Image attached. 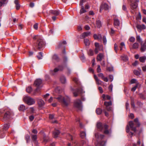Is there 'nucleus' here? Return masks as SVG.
Here are the masks:
<instances>
[{
    "label": "nucleus",
    "mask_w": 146,
    "mask_h": 146,
    "mask_svg": "<svg viewBox=\"0 0 146 146\" xmlns=\"http://www.w3.org/2000/svg\"><path fill=\"white\" fill-rule=\"evenodd\" d=\"M125 44H124V42H121L120 43V46H119V47H120V50H122V49L123 48V47H125Z\"/></svg>",
    "instance_id": "obj_41"
},
{
    "label": "nucleus",
    "mask_w": 146,
    "mask_h": 146,
    "mask_svg": "<svg viewBox=\"0 0 146 146\" xmlns=\"http://www.w3.org/2000/svg\"><path fill=\"white\" fill-rule=\"evenodd\" d=\"M53 59L55 60H57L58 57L56 55H54L53 56Z\"/></svg>",
    "instance_id": "obj_56"
},
{
    "label": "nucleus",
    "mask_w": 146,
    "mask_h": 146,
    "mask_svg": "<svg viewBox=\"0 0 146 146\" xmlns=\"http://www.w3.org/2000/svg\"><path fill=\"white\" fill-rule=\"evenodd\" d=\"M146 60V56H143L139 58L140 61L142 62H144Z\"/></svg>",
    "instance_id": "obj_26"
},
{
    "label": "nucleus",
    "mask_w": 146,
    "mask_h": 146,
    "mask_svg": "<svg viewBox=\"0 0 146 146\" xmlns=\"http://www.w3.org/2000/svg\"><path fill=\"white\" fill-rule=\"evenodd\" d=\"M138 44L137 43H135L133 44L132 47L133 48L136 49L138 48Z\"/></svg>",
    "instance_id": "obj_40"
},
{
    "label": "nucleus",
    "mask_w": 146,
    "mask_h": 146,
    "mask_svg": "<svg viewBox=\"0 0 146 146\" xmlns=\"http://www.w3.org/2000/svg\"><path fill=\"white\" fill-rule=\"evenodd\" d=\"M114 48L115 50L117 52V45L116 43L114 44Z\"/></svg>",
    "instance_id": "obj_52"
},
{
    "label": "nucleus",
    "mask_w": 146,
    "mask_h": 146,
    "mask_svg": "<svg viewBox=\"0 0 146 146\" xmlns=\"http://www.w3.org/2000/svg\"><path fill=\"white\" fill-rule=\"evenodd\" d=\"M96 81L97 84L99 85L101 84L102 82V81L98 79L96 80Z\"/></svg>",
    "instance_id": "obj_51"
},
{
    "label": "nucleus",
    "mask_w": 146,
    "mask_h": 146,
    "mask_svg": "<svg viewBox=\"0 0 146 146\" xmlns=\"http://www.w3.org/2000/svg\"><path fill=\"white\" fill-rule=\"evenodd\" d=\"M97 128L100 131L103 130L104 129V125H103L102 123L100 122H98L96 125Z\"/></svg>",
    "instance_id": "obj_12"
},
{
    "label": "nucleus",
    "mask_w": 146,
    "mask_h": 146,
    "mask_svg": "<svg viewBox=\"0 0 146 146\" xmlns=\"http://www.w3.org/2000/svg\"><path fill=\"white\" fill-rule=\"evenodd\" d=\"M44 45V43L42 38H39L38 40L36 45V47L40 49L42 48Z\"/></svg>",
    "instance_id": "obj_4"
},
{
    "label": "nucleus",
    "mask_w": 146,
    "mask_h": 146,
    "mask_svg": "<svg viewBox=\"0 0 146 146\" xmlns=\"http://www.w3.org/2000/svg\"><path fill=\"white\" fill-rule=\"evenodd\" d=\"M134 121L135 123V125H136L137 127H139L140 125V123L138 121V118L135 119Z\"/></svg>",
    "instance_id": "obj_36"
},
{
    "label": "nucleus",
    "mask_w": 146,
    "mask_h": 146,
    "mask_svg": "<svg viewBox=\"0 0 146 146\" xmlns=\"http://www.w3.org/2000/svg\"><path fill=\"white\" fill-rule=\"evenodd\" d=\"M93 37L95 39H100L102 38V36L101 34H98L97 35L96 34H94L93 35Z\"/></svg>",
    "instance_id": "obj_22"
},
{
    "label": "nucleus",
    "mask_w": 146,
    "mask_h": 146,
    "mask_svg": "<svg viewBox=\"0 0 146 146\" xmlns=\"http://www.w3.org/2000/svg\"><path fill=\"white\" fill-rule=\"evenodd\" d=\"M106 141H103L100 143V145L101 146H105L106 144Z\"/></svg>",
    "instance_id": "obj_47"
},
{
    "label": "nucleus",
    "mask_w": 146,
    "mask_h": 146,
    "mask_svg": "<svg viewBox=\"0 0 146 146\" xmlns=\"http://www.w3.org/2000/svg\"><path fill=\"white\" fill-rule=\"evenodd\" d=\"M32 89L31 87L29 86L27 87L26 88L27 92L29 93H30L32 91Z\"/></svg>",
    "instance_id": "obj_39"
},
{
    "label": "nucleus",
    "mask_w": 146,
    "mask_h": 146,
    "mask_svg": "<svg viewBox=\"0 0 146 146\" xmlns=\"http://www.w3.org/2000/svg\"><path fill=\"white\" fill-rule=\"evenodd\" d=\"M98 89L100 92L101 93H102L103 92V90L102 88L101 87H100L98 88Z\"/></svg>",
    "instance_id": "obj_63"
},
{
    "label": "nucleus",
    "mask_w": 146,
    "mask_h": 146,
    "mask_svg": "<svg viewBox=\"0 0 146 146\" xmlns=\"http://www.w3.org/2000/svg\"><path fill=\"white\" fill-rule=\"evenodd\" d=\"M42 80L40 79H36L34 82V85L36 87H38L42 83Z\"/></svg>",
    "instance_id": "obj_15"
},
{
    "label": "nucleus",
    "mask_w": 146,
    "mask_h": 146,
    "mask_svg": "<svg viewBox=\"0 0 146 146\" xmlns=\"http://www.w3.org/2000/svg\"><path fill=\"white\" fill-rule=\"evenodd\" d=\"M74 107L78 110H81L82 109V102L80 99H76L74 102Z\"/></svg>",
    "instance_id": "obj_2"
},
{
    "label": "nucleus",
    "mask_w": 146,
    "mask_h": 146,
    "mask_svg": "<svg viewBox=\"0 0 146 146\" xmlns=\"http://www.w3.org/2000/svg\"><path fill=\"white\" fill-rule=\"evenodd\" d=\"M50 13L56 16L58 15L60 13L59 11L57 10H51L50 11Z\"/></svg>",
    "instance_id": "obj_25"
},
{
    "label": "nucleus",
    "mask_w": 146,
    "mask_h": 146,
    "mask_svg": "<svg viewBox=\"0 0 146 146\" xmlns=\"http://www.w3.org/2000/svg\"><path fill=\"white\" fill-rule=\"evenodd\" d=\"M84 28L86 30H89L90 29V27L88 25H86L84 27Z\"/></svg>",
    "instance_id": "obj_55"
},
{
    "label": "nucleus",
    "mask_w": 146,
    "mask_h": 146,
    "mask_svg": "<svg viewBox=\"0 0 146 146\" xmlns=\"http://www.w3.org/2000/svg\"><path fill=\"white\" fill-rule=\"evenodd\" d=\"M84 42L86 46H89L90 44V41L88 39H84Z\"/></svg>",
    "instance_id": "obj_33"
},
{
    "label": "nucleus",
    "mask_w": 146,
    "mask_h": 146,
    "mask_svg": "<svg viewBox=\"0 0 146 146\" xmlns=\"http://www.w3.org/2000/svg\"><path fill=\"white\" fill-rule=\"evenodd\" d=\"M109 8V7L108 5L106 3H102L100 7V12L103 9L105 10H108Z\"/></svg>",
    "instance_id": "obj_9"
},
{
    "label": "nucleus",
    "mask_w": 146,
    "mask_h": 146,
    "mask_svg": "<svg viewBox=\"0 0 146 146\" xmlns=\"http://www.w3.org/2000/svg\"><path fill=\"white\" fill-rule=\"evenodd\" d=\"M103 40L104 44H106V43L107 40L106 37L105 36H104L103 37Z\"/></svg>",
    "instance_id": "obj_48"
},
{
    "label": "nucleus",
    "mask_w": 146,
    "mask_h": 146,
    "mask_svg": "<svg viewBox=\"0 0 146 146\" xmlns=\"http://www.w3.org/2000/svg\"><path fill=\"white\" fill-rule=\"evenodd\" d=\"M54 98L61 103L64 106H67L70 103V98L67 96L64 97L61 95H59L58 97Z\"/></svg>",
    "instance_id": "obj_1"
},
{
    "label": "nucleus",
    "mask_w": 146,
    "mask_h": 146,
    "mask_svg": "<svg viewBox=\"0 0 146 146\" xmlns=\"http://www.w3.org/2000/svg\"><path fill=\"white\" fill-rule=\"evenodd\" d=\"M129 125L131 130L135 132L136 131V127H134L135 125L133 121H130L129 123Z\"/></svg>",
    "instance_id": "obj_10"
},
{
    "label": "nucleus",
    "mask_w": 146,
    "mask_h": 146,
    "mask_svg": "<svg viewBox=\"0 0 146 146\" xmlns=\"http://www.w3.org/2000/svg\"><path fill=\"white\" fill-rule=\"evenodd\" d=\"M95 46L96 48H103V46L102 45L100 46L99 43L98 42H95Z\"/></svg>",
    "instance_id": "obj_37"
},
{
    "label": "nucleus",
    "mask_w": 146,
    "mask_h": 146,
    "mask_svg": "<svg viewBox=\"0 0 146 146\" xmlns=\"http://www.w3.org/2000/svg\"><path fill=\"white\" fill-rule=\"evenodd\" d=\"M96 23L97 26L98 28H100L102 26L101 22L100 20H97Z\"/></svg>",
    "instance_id": "obj_34"
},
{
    "label": "nucleus",
    "mask_w": 146,
    "mask_h": 146,
    "mask_svg": "<svg viewBox=\"0 0 146 146\" xmlns=\"http://www.w3.org/2000/svg\"><path fill=\"white\" fill-rule=\"evenodd\" d=\"M101 69L100 65H98V68H97V71L98 72H100L101 71Z\"/></svg>",
    "instance_id": "obj_54"
},
{
    "label": "nucleus",
    "mask_w": 146,
    "mask_h": 146,
    "mask_svg": "<svg viewBox=\"0 0 146 146\" xmlns=\"http://www.w3.org/2000/svg\"><path fill=\"white\" fill-rule=\"evenodd\" d=\"M25 139L27 141V143L30 140V137L28 135H26L25 136Z\"/></svg>",
    "instance_id": "obj_42"
},
{
    "label": "nucleus",
    "mask_w": 146,
    "mask_h": 146,
    "mask_svg": "<svg viewBox=\"0 0 146 146\" xmlns=\"http://www.w3.org/2000/svg\"><path fill=\"white\" fill-rule=\"evenodd\" d=\"M82 92V89L81 88L79 89H77L75 91L73 92L74 95L75 97H76L78 96L79 93H81Z\"/></svg>",
    "instance_id": "obj_14"
},
{
    "label": "nucleus",
    "mask_w": 146,
    "mask_h": 146,
    "mask_svg": "<svg viewBox=\"0 0 146 146\" xmlns=\"http://www.w3.org/2000/svg\"><path fill=\"white\" fill-rule=\"evenodd\" d=\"M96 113L98 115H100L101 114L102 112V110L100 108H97L96 111Z\"/></svg>",
    "instance_id": "obj_30"
},
{
    "label": "nucleus",
    "mask_w": 146,
    "mask_h": 146,
    "mask_svg": "<svg viewBox=\"0 0 146 146\" xmlns=\"http://www.w3.org/2000/svg\"><path fill=\"white\" fill-rule=\"evenodd\" d=\"M82 29V27L81 26H79L78 27V31H81Z\"/></svg>",
    "instance_id": "obj_60"
},
{
    "label": "nucleus",
    "mask_w": 146,
    "mask_h": 146,
    "mask_svg": "<svg viewBox=\"0 0 146 146\" xmlns=\"http://www.w3.org/2000/svg\"><path fill=\"white\" fill-rule=\"evenodd\" d=\"M136 27L138 29L140 30L145 29L146 28L145 26L143 24L138 25Z\"/></svg>",
    "instance_id": "obj_20"
},
{
    "label": "nucleus",
    "mask_w": 146,
    "mask_h": 146,
    "mask_svg": "<svg viewBox=\"0 0 146 146\" xmlns=\"http://www.w3.org/2000/svg\"><path fill=\"white\" fill-rule=\"evenodd\" d=\"M142 69L143 71H146V65L142 67Z\"/></svg>",
    "instance_id": "obj_64"
},
{
    "label": "nucleus",
    "mask_w": 146,
    "mask_h": 146,
    "mask_svg": "<svg viewBox=\"0 0 146 146\" xmlns=\"http://www.w3.org/2000/svg\"><path fill=\"white\" fill-rule=\"evenodd\" d=\"M90 32H87L83 33L80 36V38H84L86 37H87L89 36L91 34Z\"/></svg>",
    "instance_id": "obj_16"
},
{
    "label": "nucleus",
    "mask_w": 146,
    "mask_h": 146,
    "mask_svg": "<svg viewBox=\"0 0 146 146\" xmlns=\"http://www.w3.org/2000/svg\"><path fill=\"white\" fill-rule=\"evenodd\" d=\"M114 26L117 28L119 26L120 22L116 16L114 17Z\"/></svg>",
    "instance_id": "obj_11"
},
{
    "label": "nucleus",
    "mask_w": 146,
    "mask_h": 146,
    "mask_svg": "<svg viewBox=\"0 0 146 146\" xmlns=\"http://www.w3.org/2000/svg\"><path fill=\"white\" fill-rule=\"evenodd\" d=\"M66 137L68 139L70 140H72V136L69 134H67Z\"/></svg>",
    "instance_id": "obj_38"
},
{
    "label": "nucleus",
    "mask_w": 146,
    "mask_h": 146,
    "mask_svg": "<svg viewBox=\"0 0 146 146\" xmlns=\"http://www.w3.org/2000/svg\"><path fill=\"white\" fill-rule=\"evenodd\" d=\"M4 113L3 119L4 120H6L9 117L10 113L9 111H4Z\"/></svg>",
    "instance_id": "obj_13"
},
{
    "label": "nucleus",
    "mask_w": 146,
    "mask_h": 146,
    "mask_svg": "<svg viewBox=\"0 0 146 146\" xmlns=\"http://www.w3.org/2000/svg\"><path fill=\"white\" fill-rule=\"evenodd\" d=\"M146 49V40L143 45L141 44V51L142 52H143L145 51Z\"/></svg>",
    "instance_id": "obj_21"
},
{
    "label": "nucleus",
    "mask_w": 146,
    "mask_h": 146,
    "mask_svg": "<svg viewBox=\"0 0 146 146\" xmlns=\"http://www.w3.org/2000/svg\"><path fill=\"white\" fill-rule=\"evenodd\" d=\"M104 57V54H103L100 53L98 54L97 57V60L98 61H101Z\"/></svg>",
    "instance_id": "obj_18"
},
{
    "label": "nucleus",
    "mask_w": 146,
    "mask_h": 146,
    "mask_svg": "<svg viewBox=\"0 0 146 146\" xmlns=\"http://www.w3.org/2000/svg\"><path fill=\"white\" fill-rule=\"evenodd\" d=\"M10 125L9 123L5 124L3 127V130H7L9 127Z\"/></svg>",
    "instance_id": "obj_31"
},
{
    "label": "nucleus",
    "mask_w": 146,
    "mask_h": 146,
    "mask_svg": "<svg viewBox=\"0 0 146 146\" xmlns=\"http://www.w3.org/2000/svg\"><path fill=\"white\" fill-rule=\"evenodd\" d=\"M38 103L40 106H41L44 105V101L41 99H38Z\"/></svg>",
    "instance_id": "obj_24"
},
{
    "label": "nucleus",
    "mask_w": 146,
    "mask_h": 146,
    "mask_svg": "<svg viewBox=\"0 0 146 146\" xmlns=\"http://www.w3.org/2000/svg\"><path fill=\"white\" fill-rule=\"evenodd\" d=\"M64 67L62 66H60L58 67V68H56L54 70H52L50 71V74L54 75L58 71H62Z\"/></svg>",
    "instance_id": "obj_7"
},
{
    "label": "nucleus",
    "mask_w": 146,
    "mask_h": 146,
    "mask_svg": "<svg viewBox=\"0 0 146 146\" xmlns=\"http://www.w3.org/2000/svg\"><path fill=\"white\" fill-rule=\"evenodd\" d=\"M104 105L106 106V109L108 111L111 110L112 108L111 106L112 105V103L111 101L109 102H104Z\"/></svg>",
    "instance_id": "obj_6"
},
{
    "label": "nucleus",
    "mask_w": 146,
    "mask_h": 146,
    "mask_svg": "<svg viewBox=\"0 0 146 146\" xmlns=\"http://www.w3.org/2000/svg\"><path fill=\"white\" fill-rule=\"evenodd\" d=\"M34 118V117L33 115H31L29 117V119H30V121H32Z\"/></svg>",
    "instance_id": "obj_58"
},
{
    "label": "nucleus",
    "mask_w": 146,
    "mask_h": 146,
    "mask_svg": "<svg viewBox=\"0 0 146 146\" xmlns=\"http://www.w3.org/2000/svg\"><path fill=\"white\" fill-rule=\"evenodd\" d=\"M109 78L111 82L113 80V76L112 75H109Z\"/></svg>",
    "instance_id": "obj_62"
},
{
    "label": "nucleus",
    "mask_w": 146,
    "mask_h": 146,
    "mask_svg": "<svg viewBox=\"0 0 146 146\" xmlns=\"http://www.w3.org/2000/svg\"><path fill=\"white\" fill-rule=\"evenodd\" d=\"M7 0H3V3L1 1H0V7L2 6L3 4H4L7 2L6 1Z\"/></svg>",
    "instance_id": "obj_45"
},
{
    "label": "nucleus",
    "mask_w": 146,
    "mask_h": 146,
    "mask_svg": "<svg viewBox=\"0 0 146 146\" xmlns=\"http://www.w3.org/2000/svg\"><path fill=\"white\" fill-rule=\"evenodd\" d=\"M31 137L33 141L35 142V143H36L37 142L36 141L37 138V135H32Z\"/></svg>",
    "instance_id": "obj_27"
},
{
    "label": "nucleus",
    "mask_w": 146,
    "mask_h": 146,
    "mask_svg": "<svg viewBox=\"0 0 146 146\" xmlns=\"http://www.w3.org/2000/svg\"><path fill=\"white\" fill-rule=\"evenodd\" d=\"M137 82V80L135 79H133L131 80V84L135 83Z\"/></svg>",
    "instance_id": "obj_53"
},
{
    "label": "nucleus",
    "mask_w": 146,
    "mask_h": 146,
    "mask_svg": "<svg viewBox=\"0 0 146 146\" xmlns=\"http://www.w3.org/2000/svg\"><path fill=\"white\" fill-rule=\"evenodd\" d=\"M113 86L112 84H111L109 87V89L111 92L112 91Z\"/></svg>",
    "instance_id": "obj_59"
},
{
    "label": "nucleus",
    "mask_w": 146,
    "mask_h": 146,
    "mask_svg": "<svg viewBox=\"0 0 146 146\" xmlns=\"http://www.w3.org/2000/svg\"><path fill=\"white\" fill-rule=\"evenodd\" d=\"M131 6L132 9H135L137 7V4L136 2H131Z\"/></svg>",
    "instance_id": "obj_19"
},
{
    "label": "nucleus",
    "mask_w": 146,
    "mask_h": 146,
    "mask_svg": "<svg viewBox=\"0 0 146 146\" xmlns=\"http://www.w3.org/2000/svg\"><path fill=\"white\" fill-rule=\"evenodd\" d=\"M86 2V1L84 0H80V5L81 6V9L80 12V14H82L86 12V11L84 9V7L83 6V3Z\"/></svg>",
    "instance_id": "obj_8"
},
{
    "label": "nucleus",
    "mask_w": 146,
    "mask_h": 146,
    "mask_svg": "<svg viewBox=\"0 0 146 146\" xmlns=\"http://www.w3.org/2000/svg\"><path fill=\"white\" fill-rule=\"evenodd\" d=\"M95 136L96 138L97 139H102L104 138V135H100L98 133H96L95 134Z\"/></svg>",
    "instance_id": "obj_28"
},
{
    "label": "nucleus",
    "mask_w": 146,
    "mask_h": 146,
    "mask_svg": "<svg viewBox=\"0 0 146 146\" xmlns=\"http://www.w3.org/2000/svg\"><path fill=\"white\" fill-rule=\"evenodd\" d=\"M88 54L90 56H92L94 54V52L92 50L90 49L88 52Z\"/></svg>",
    "instance_id": "obj_43"
},
{
    "label": "nucleus",
    "mask_w": 146,
    "mask_h": 146,
    "mask_svg": "<svg viewBox=\"0 0 146 146\" xmlns=\"http://www.w3.org/2000/svg\"><path fill=\"white\" fill-rule=\"evenodd\" d=\"M23 101L28 105H31L34 104L35 103L34 100L30 97L26 96L23 98Z\"/></svg>",
    "instance_id": "obj_3"
},
{
    "label": "nucleus",
    "mask_w": 146,
    "mask_h": 146,
    "mask_svg": "<svg viewBox=\"0 0 146 146\" xmlns=\"http://www.w3.org/2000/svg\"><path fill=\"white\" fill-rule=\"evenodd\" d=\"M98 76L100 77L101 79L104 80V81L106 82H107L108 81V79L107 77H105L103 75V74L102 73H100L98 74Z\"/></svg>",
    "instance_id": "obj_17"
},
{
    "label": "nucleus",
    "mask_w": 146,
    "mask_h": 146,
    "mask_svg": "<svg viewBox=\"0 0 146 146\" xmlns=\"http://www.w3.org/2000/svg\"><path fill=\"white\" fill-rule=\"evenodd\" d=\"M136 38L137 41L139 42H141V41L140 36L139 35H137Z\"/></svg>",
    "instance_id": "obj_46"
},
{
    "label": "nucleus",
    "mask_w": 146,
    "mask_h": 146,
    "mask_svg": "<svg viewBox=\"0 0 146 146\" xmlns=\"http://www.w3.org/2000/svg\"><path fill=\"white\" fill-rule=\"evenodd\" d=\"M42 53L41 52H40L39 53L38 55L37 56V57L39 59H42Z\"/></svg>",
    "instance_id": "obj_44"
},
{
    "label": "nucleus",
    "mask_w": 146,
    "mask_h": 146,
    "mask_svg": "<svg viewBox=\"0 0 146 146\" xmlns=\"http://www.w3.org/2000/svg\"><path fill=\"white\" fill-rule=\"evenodd\" d=\"M34 28L36 30H37L38 28V24L36 23L34 25Z\"/></svg>",
    "instance_id": "obj_61"
},
{
    "label": "nucleus",
    "mask_w": 146,
    "mask_h": 146,
    "mask_svg": "<svg viewBox=\"0 0 146 146\" xmlns=\"http://www.w3.org/2000/svg\"><path fill=\"white\" fill-rule=\"evenodd\" d=\"M135 38L133 37H131L129 39V41L131 42H133L135 40Z\"/></svg>",
    "instance_id": "obj_49"
},
{
    "label": "nucleus",
    "mask_w": 146,
    "mask_h": 146,
    "mask_svg": "<svg viewBox=\"0 0 146 146\" xmlns=\"http://www.w3.org/2000/svg\"><path fill=\"white\" fill-rule=\"evenodd\" d=\"M60 81L62 84L65 83L66 82V78L64 76H62L60 78Z\"/></svg>",
    "instance_id": "obj_32"
},
{
    "label": "nucleus",
    "mask_w": 146,
    "mask_h": 146,
    "mask_svg": "<svg viewBox=\"0 0 146 146\" xmlns=\"http://www.w3.org/2000/svg\"><path fill=\"white\" fill-rule=\"evenodd\" d=\"M134 73L136 75H140L139 72L137 70H134Z\"/></svg>",
    "instance_id": "obj_50"
},
{
    "label": "nucleus",
    "mask_w": 146,
    "mask_h": 146,
    "mask_svg": "<svg viewBox=\"0 0 146 146\" xmlns=\"http://www.w3.org/2000/svg\"><path fill=\"white\" fill-rule=\"evenodd\" d=\"M60 133V132L58 130H55L53 133L54 137L55 138L57 137Z\"/></svg>",
    "instance_id": "obj_23"
},
{
    "label": "nucleus",
    "mask_w": 146,
    "mask_h": 146,
    "mask_svg": "<svg viewBox=\"0 0 146 146\" xmlns=\"http://www.w3.org/2000/svg\"><path fill=\"white\" fill-rule=\"evenodd\" d=\"M25 109V106L23 105H21L19 108V110L21 111H23Z\"/></svg>",
    "instance_id": "obj_35"
},
{
    "label": "nucleus",
    "mask_w": 146,
    "mask_h": 146,
    "mask_svg": "<svg viewBox=\"0 0 146 146\" xmlns=\"http://www.w3.org/2000/svg\"><path fill=\"white\" fill-rule=\"evenodd\" d=\"M80 136L82 138H84L86 137V134L85 132L81 131L80 134Z\"/></svg>",
    "instance_id": "obj_29"
},
{
    "label": "nucleus",
    "mask_w": 146,
    "mask_h": 146,
    "mask_svg": "<svg viewBox=\"0 0 146 146\" xmlns=\"http://www.w3.org/2000/svg\"><path fill=\"white\" fill-rule=\"evenodd\" d=\"M111 99V97L109 95H106V98L104 99V100H110Z\"/></svg>",
    "instance_id": "obj_57"
},
{
    "label": "nucleus",
    "mask_w": 146,
    "mask_h": 146,
    "mask_svg": "<svg viewBox=\"0 0 146 146\" xmlns=\"http://www.w3.org/2000/svg\"><path fill=\"white\" fill-rule=\"evenodd\" d=\"M109 126L106 124L104 125V133L106 135H110L111 132V129H108Z\"/></svg>",
    "instance_id": "obj_5"
}]
</instances>
